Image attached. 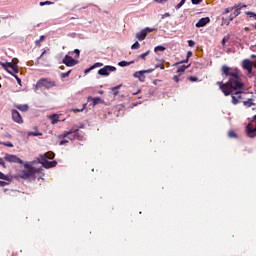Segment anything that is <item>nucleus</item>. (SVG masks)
<instances>
[{"instance_id": "28", "label": "nucleus", "mask_w": 256, "mask_h": 256, "mask_svg": "<svg viewBox=\"0 0 256 256\" xmlns=\"http://www.w3.org/2000/svg\"><path fill=\"white\" fill-rule=\"evenodd\" d=\"M10 69H12L13 73H15V75H17V73H19V66H17L16 64H12Z\"/></svg>"}, {"instance_id": "59", "label": "nucleus", "mask_w": 256, "mask_h": 256, "mask_svg": "<svg viewBox=\"0 0 256 256\" xmlns=\"http://www.w3.org/2000/svg\"><path fill=\"white\" fill-rule=\"evenodd\" d=\"M164 17H171V14H169V12L164 14Z\"/></svg>"}, {"instance_id": "17", "label": "nucleus", "mask_w": 256, "mask_h": 256, "mask_svg": "<svg viewBox=\"0 0 256 256\" xmlns=\"http://www.w3.org/2000/svg\"><path fill=\"white\" fill-rule=\"evenodd\" d=\"M15 108L22 112L29 111V106L27 104H17L15 105Z\"/></svg>"}, {"instance_id": "38", "label": "nucleus", "mask_w": 256, "mask_h": 256, "mask_svg": "<svg viewBox=\"0 0 256 256\" xmlns=\"http://www.w3.org/2000/svg\"><path fill=\"white\" fill-rule=\"evenodd\" d=\"M185 1L187 0H181L180 3L177 4L176 9H181L183 5H185Z\"/></svg>"}, {"instance_id": "60", "label": "nucleus", "mask_w": 256, "mask_h": 256, "mask_svg": "<svg viewBox=\"0 0 256 256\" xmlns=\"http://www.w3.org/2000/svg\"><path fill=\"white\" fill-rule=\"evenodd\" d=\"M141 93V90H138L136 93H133V95H139Z\"/></svg>"}, {"instance_id": "9", "label": "nucleus", "mask_w": 256, "mask_h": 256, "mask_svg": "<svg viewBox=\"0 0 256 256\" xmlns=\"http://www.w3.org/2000/svg\"><path fill=\"white\" fill-rule=\"evenodd\" d=\"M12 120L19 125L23 123V117H21V114L17 110H12Z\"/></svg>"}, {"instance_id": "63", "label": "nucleus", "mask_w": 256, "mask_h": 256, "mask_svg": "<svg viewBox=\"0 0 256 256\" xmlns=\"http://www.w3.org/2000/svg\"><path fill=\"white\" fill-rule=\"evenodd\" d=\"M253 18L255 19V21H256V14H255V16H253Z\"/></svg>"}, {"instance_id": "50", "label": "nucleus", "mask_w": 256, "mask_h": 256, "mask_svg": "<svg viewBox=\"0 0 256 256\" xmlns=\"http://www.w3.org/2000/svg\"><path fill=\"white\" fill-rule=\"evenodd\" d=\"M246 15H249L250 17H255L256 13L255 12H251V11H248V12H245Z\"/></svg>"}, {"instance_id": "7", "label": "nucleus", "mask_w": 256, "mask_h": 256, "mask_svg": "<svg viewBox=\"0 0 256 256\" xmlns=\"http://www.w3.org/2000/svg\"><path fill=\"white\" fill-rule=\"evenodd\" d=\"M24 167L27 169L26 172L28 174V177H33L36 173H41L43 171L42 168H35L29 164L24 165Z\"/></svg>"}, {"instance_id": "52", "label": "nucleus", "mask_w": 256, "mask_h": 256, "mask_svg": "<svg viewBox=\"0 0 256 256\" xmlns=\"http://www.w3.org/2000/svg\"><path fill=\"white\" fill-rule=\"evenodd\" d=\"M67 143H69L68 140H62L60 141L59 145H67Z\"/></svg>"}, {"instance_id": "3", "label": "nucleus", "mask_w": 256, "mask_h": 256, "mask_svg": "<svg viewBox=\"0 0 256 256\" xmlns=\"http://www.w3.org/2000/svg\"><path fill=\"white\" fill-rule=\"evenodd\" d=\"M41 160H38V163H41L42 167L45 169H52V167H57V161H48L46 155H40Z\"/></svg>"}, {"instance_id": "23", "label": "nucleus", "mask_w": 256, "mask_h": 256, "mask_svg": "<svg viewBox=\"0 0 256 256\" xmlns=\"http://www.w3.org/2000/svg\"><path fill=\"white\" fill-rule=\"evenodd\" d=\"M189 67H191V65H182L178 67L177 73H185V70L189 69Z\"/></svg>"}, {"instance_id": "56", "label": "nucleus", "mask_w": 256, "mask_h": 256, "mask_svg": "<svg viewBox=\"0 0 256 256\" xmlns=\"http://www.w3.org/2000/svg\"><path fill=\"white\" fill-rule=\"evenodd\" d=\"M85 107H87V104H84L82 109H80V110L77 109L76 111H77L78 113H81V111H83V110L85 109Z\"/></svg>"}, {"instance_id": "61", "label": "nucleus", "mask_w": 256, "mask_h": 256, "mask_svg": "<svg viewBox=\"0 0 256 256\" xmlns=\"http://www.w3.org/2000/svg\"><path fill=\"white\" fill-rule=\"evenodd\" d=\"M156 61H158L159 63H163V60H159L156 58Z\"/></svg>"}, {"instance_id": "44", "label": "nucleus", "mask_w": 256, "mask_h": 256, "mask_svg": "<svg viewBox=\"0 0 256 256\" xmlns=\"http://www.w3.org/2000/svg\"><path fill=\"white\" fill-rule=\"evenodd\" d=\"M0 165H1V167H3L4 169H7V165L5 164V161L3 160V158H0Z\"/></svg>"}, {"instance_id": "21", "label": "nucleus", "mask_w": 256, "mask_h": 256, "mask_svg": "<svg viewBox=\"0 0 256 256\" xmlns=\"http://www.w3.org/2000/svg\"><path fill=\"white\" fill-rule=\"evenodd\" d=\"M99 103H103V99H101L99 97L92 98V105H93V107H95V105H99Z\"/></svg>"}, {"instance_id": "30", "label": "nucleus", "mask_w": 256, "mask_h": 256, "mask_svg": "<svg viewBox=\"0 0 256 256\" xmlns=\"http://www.w3.org/2000/svg\"><path fill=\"white\" fill-rule=\"evenodd\" d=\"M231 11H235V7L234 6H232L230 8H226L224 10V15H227V14L231 13Z\"/></svg>"}, {"instance_id": "12", "label": "nucleus", "mask_w": 256, "mask_h": 256, "mask_svg": "<svg viewBox=\"0 0 256 256\" xmlns=\"http://www.w3.org/2000/svg\"><path fill=\"white\" fill-rule=\"evenodd\" d=\"M247 134L249 137H255L256 135V126H253V123H249L246 127Z\"/></svg>"}, {"instance_id": "6", "label": "nucleus", "mask_w": 256, "mask_h": 256, "mask_svg": "<svg viewBox=\"0 0 256 256\" xmlns=\"http://www.w3.org/2000/svg\"><path fill=\"white\" fill-rule=\"evenodd\" d=\"M79 131V127L77 126H73L70 130L68 131H65L63 134H62V137L65 138V137H69V135H73L74 134V139H81V136H79L77 134V132Z\"/></svg>"}, {"instance_id": "8", "label": "nucleus", "mask_w": 256, "mask_h": 256, "mask_svg": "<svg viewBox=\"0 0 256 256\" xmlns=\"http://www.w3.org/2000/svg\"><path fill=\"white\" fill-rule=\"evenodd\" d=\"M66 67H75L79 61L75 60L73 57L66 55L62 61Z\"/></svg>"}, {"instance_id": "5", "label": "nucleus", "mask_w": 256, "mask_h": 256, "mask_svg": "<svg viewBox=\"0 0 256 256\" xmlns=\"http://www.w3.org/2000/svg\"><path fill=\"white\" fill-rule=\"evenodd\" d=\"M4 159L8 163H19V165H23V160H21V158L17 157L16 155H13V154H6L4 156Z\"/></svg>"}, {"instance_id": "10", "label": "nucleus", "mask_w": 256, "mask_h": 256, "mask_svg": "<svg viewBox=\"0 0 256 256\" xmlns=\"http://www.w3.org/2000/svg\"><path fill=\"white\" fill-rule=\"evenodd\" d=\"M243 69L248 71V73H252L253 72V62H251V60H249V59H245L243 61Z\"/></svg>"}, {"instance_id": "35", "label": "nucleus", "mask_w": 256, "mask_h": 256, "mask_svg": "<svg viewBox=\"0 0 256 256\" xmlns=\"http://www.w3.org/2000/svg\"><path fill=\"white\" fill-rule=\"evenodd\" d=\"M155 69H161L163 71L165 69V65H163V62H161L160 64L155 65Z\"/></svg>"}, {"instance_id": "48", "label": "nucleus", "mask_w": 256, "mask_h": 256, "mask_svg": "<svg viewBox=\"0 0 256 256\" xmlns=\"http://www.w3.org/2000/svg\"><path fill=\"white\" fill-rule=\"evenodd\" d=\"M188 46H189V47H195V41H193V40H188Z\"/></svg>"}, {"instance_id": "45", "label": "nucleus", "mask_w": 256, "mask_h": 256, "mask_svg": "<svg viewBox=\"0 0 256 256\" xmlns=\"http://www.w3.org/2000/svg\"><path fill=\"white\" fill-rule=\"evenodd\" d=\"M12 77H14L18 83V85H21V78H19V76L13 74Z\"/></svg>"}, {"instance_id": "25", "label": "nucleus", "mask_w": 256, "mask_h": 256, "mask_svg": "<svg viewBox=\"0 0 256 256\" xmlns=\"http://www.w3.org/2000/svg\"><path fill=\"white\" fill-rule=\"evenodd\" d=\"M43 41H45V36L44 35L40 36L39 40L35 41V45L37 47H41V42H43Z\"/></svg>"}, {"instance_id": "2", "label": "nucleus", "mask_w": 256, "mask_h": 256, "mask_svg": "<svg viewBox=\"0 0 256 256\" xmlns=\"http://www.w3.org/2000/svg\"><path fill=\"white\" fill-rule=\"evenodd\" d=\"M56 85L55 81L49 80L48 78H42L36 83V89H41L42 87H44V89H53Z\"/></svg>"}, {"instance_id": "36", "label": "nucleus", "mask_w": 256, "mask_h": 256, "mask_svg": "<svg viewBox=\"0 0 256 256\" xmlns=\"http://www.w3.org/2000/svg\"><path fill=\"white\" fill-rule=\"evenodd\" d=\"M0 145H4L5 147H13V143H11V142H1L0 141Z\"/></svg>"}, {"instance_id": "53", "label": "nucleus", "mask_w": 256, "mask_h": 256, "mask_svg": "<svg viewBox=\"0 0 256 256\" xmlns=\"http://www.w3.org/2000/svg\"><path fill=\"white\" fill-rule=\"evenodd\" d=\"M6 185H8L7 182L0 180V187H5Z\"/></svg>"}, {"instance_id": "62", "label": "nucleus", "mask_w": 256, "mask_h": 256, "mask_svg": "<svg viewBox=\"0 0 256 256\" xmlns=\"http://www.w3.org/2000/svg\"><path fill=\"white\" fill-rule=\"evenodd\" d=\"M251 57H252V59H255V55L254 54H252Z\"/></svg>"}, {"instance_id": "24", "label": "nucleus", "mask_w": 256, "mask_h": 256, "mask_svg": "<svg viewBox=\"0 0 256 256\" xmlns=\"http://www.w3.org/2000/svg\"><path fill=\"white\" fill-rule=\"evenodd\" d=\"M131 64H133V61H131V62L121 61V62L118 63L119 67H127Z\"/></svg>"}, {"instance_id": "41", "label": "nucleus", "mask_w": 256, "mask_h": 256, "mask_svg": "<svg viewBox=\"0 0 256 256\" xmlns=\"http://www.w3.org/2000/svg\"><path fill=\"white\" fill-rule=\"evenodd\" d=\"M70 74H71V70H69L68 72L62 73L61 78L65 79L66 77H69Z\"/></svg>"}, {"instance_id": "11", "label": "nucleus", "mask_w": 256, "mask_h": 256, "mask_svg": "<svg viewBox=\"0 0 256 256\" xmlns=\"http://www.w3.org/2000/svg\"><path fill=\"white\" fill-rule=\"evenodd\" d=\"M208 23H211V18H209V17H204V18H201V19L196 23V27H197V29H200V27H205V25H207Z\"/></svg>"}, {"instance_id": "54", "label": "nucleus", "mask_w": 256, "mask_h": 256, "mask_svg": "<svg viewBox=\"0 0 256 256\" xmlns=\"http://www.w3.org/2000/svg\"><path fill=\"white\" fill-rule=\"evenodd\" d=\"M173 81H175V83H179V76H177V75L174 76L173 77Z\"/></svg>"}, {"instance_id": "40", "label": "nucleus", "mask_w": 256, "mask_h": 256, "mask_svg": "<svg viewBox=\"0 0 256 256\" xmlns=\"http://www.w3.org/2000/svg\"><path fill=\"white\" fill-rule=\"evenodd\" d=\"M188 81H192V82L199 81V78L197 76H190L188 77Z\"/></svg>"}, {"instance_id": "33", "label": "nucleus", "mask_w": 256, "mask_h": 256, "mask_svg": "<svg viewBox=\"0 0 256 256\" xmlns=\"http://www.w3.org/2000/svg\"><path fill=\"white\" fill-rule=\"evenodd\" d=\"M0 179L3 181H9V176L3 174V172H0Z\"/></svg>"}, {"instance_id": "4", "label": "nucleus", "mask_w": 256, "mask_h": 256, "mask_svg": "<svg viewBox=\"0 0 256 256\" xmlns=\"http://www.w3.org/2000/svg\"><path fill=\"white\" fill-rule=\"evenodd\" d=\"M113 71H117L115 66H104L98 70V75H101L102 77H109V74L113 73Z\"/></svg>"}, {"instance_id": "64", "label": "nucleus", "mask_w": 256, "mask_h": 256, "mask_svg": "<svg viewBox=\"0 0 256 256\" xmlns=\"http://www.w3.org/2000/svg\"><path fill=\"white\" fill-rule=\"evenodd\" d=\"M254 27H255V29H256V23H255Z\"/></svg>"}, {"instance_id": "29", "label": "nucleus", "mask_w": 256, "mask_h": 256, "mask_svg": "<svg viewBox=\"0 0 256 256\" xmlns=\"http://www.w3.org/2000/svg\"><path fill=\"white\" fill-rule=\"evenodd\" d=\"M228 137H230V139H237V133H235L233 130H230L228 132Z\"/></svg>"}, {"instance_id": "58", "label": "nucleus", "mask_w": 256, "mask_h": 256, "mask_svg": "<svg viewBox=\"0 0 256 256\" xmlns=\"http://www.w3.org/2000/svg\"><path fill=\"white\" fill-rule=\"evenodd\" d=\"M156 3H165L167 0H154Z\"/></svg>"}, {"instance_id": "19", "label": "nucleus", "mask_w": 256, "mask_h": 256, "mask_svg": "<svg viewBox=\"0 0 256 256\" xmlns=\"http://www.w3.org/2000/svg\"><path fill=\"white\" fill-rule=\"evenodd\" d=\"M190 57H193V52H192V51H188V52H187V57H186V59H185V60H182V61L179 62V63H176L175 65H179V64H181V63H188Z\"/></svg>"}, {"instance_id": "34", "label": "nucleus", "mask_w": 256, "mask_h": 256, "mask_svg": "<svg viewBox=\"0 0 256 256\" xmlns=\"http://www.w3.org/2000/svg\"><path fill=\"white\" fill-rule=\"evenodd\" d=\"M143 31L146 32V35H147L148 33H153V31H155V29L150 28V27H146V28L143 29Z\"/></svg>"}, {"instance_id": "46", "label": "nucleus", "mask_w": 256, "mask_h": 256, "mask_svg": "<svg viewBox=\"0 0 256 256\" xmlns=\"http://www.w3.org/2000/svg\"><path fill=\"white\" fill-rule=\"evenodd\" d=\"M22 177H23V179H29V176H28V174H27V170H24L23 172H22Z\"/></svg>"}, {"instance_id": "1", "label": "nucleus", "mask_w": 256, "mask_h": 256, "mask_svg": "<svg viewBox=\"0 0 256 256\" xmlns=\"http://www.w3.org/2000/svg\"><path fill=\"white\" fill-rule=\"evenodd\" d=\"M221 71L222 77H229V79L226 83L221 81L217 82L216 85L219 86V89L222 91L225 97L232 95V103L233 105H237V103H239V99H241V92H239V90L245 87V83H243L241 77H239V70L231 68L227 65H223L221 67ZM233 90L238 92L233 94Z\"/></svg>"}, {"instance_id": "13", "label": "nucleus", "mask_w": 256, "mask_h": 256, "mask_svg": "<svg viewBox=\"0 0 256 256\" xmlns=\"http://www.w3.org/2000/svg\"><path fill=\"white\" fill-rule=\"evenodd\" d=\"M234 12L232 13L234 15V17H239V15H241V10L245 7H247V5L245 4H238V5H234Z\"/></svg>"}, {"instance_id": "49", "label": "nucleus", "mask_w": 256, "mask_h": 256, "mask_svg": "<svg viewBox=\"0 0 256 256\" xmlns=\"http://www.w3.org/2000/svg\"><path fill=\"white\" fill-rule=\"evenodd\" d=\"M193 5H199V3H202L203 0H191Z\"/></svg>"}, {"instance_id": "55", "label": "nucleus", "mask_w": 256, "mask_h": 256, "mask_svg": "<svg viewBox=\"0 0 256 256\" xmlns=\"http://www.w3.org/2000/svg\"><path fill=\"white\" fill-rule=\"evenodd\" d=\"M91 71H93V69H91V67H90V68H87V69L84 71V73H85V75H87V73H91Z\"/></svg>"}, {"instance_id": "57", "label": "nucleus", "mask_w": 256, "mask_h": 256, "mask_svg": "<svg viewBox=\"0 0 256 256\" xmlns=\"http://www.w3.org/2000/svg\"><path fill=\"white\" fill-rule=\"evenodd\" d=\"M45 53H47V51L44 50L38 59H43V57L45 56Z\"/></svg>"}, {"instance_id": "51", "label": "nucleus", "mask_w": 256, "mask_h": 256, "mask_svg": "<svg viewBox=\"0 0 256 256\" xmlns=\"http://www.w3.org/2000/svg\"><path fill=\"white\" fill-rule=\"evenodd\" d=\"M74 53H76L75 58L78 59V57H79L81 51H79V49H75V50H74Z\"/></svg>"}, {"instance_id": "20", "label": "nucleus", "mask_w": 256, "mask_h": 256, "mask_svg": "<svg viewBox=\"0 0 256 256\" xmlns=\"http://www.w3.org/2000/svg\"><path fill=\"white\" fill-rule=\"evenodd\" d=\"M121 87H123L122 84L112 88V92H113L114 97H117V95H119V89H121Z\"/></svg>"}, {"instance_id": "18", "label": "nucleus", "mask_w": 256, "mask_h": 256, "mask_svg": "<svg viewBox=\"0 0 256 256\" xmlns=\"http://www.w3.org/2000/svg\"><path fill=\"white\" fill-rule=\"evenodd\" d=\"M49 119L51 120L52 125H56V123H59V115L57 114L50 115Z\"/></svg>"}, {"instance_id": "27", "label": "nucleus", "mask_w": 256, "mask_h": 256, "mask_svg": "<svg viewBox=\"0 0 256 256\" xmlns=\"http://www.w3.org/2000/svg\"><path fill=\"white\" fill-rule=\"evenodd\" d=\"M43 155L46 156V161H47L48 159H55V153H53V152H48V153L43 154Z\"/></svg>"}, {"instance_id": "47", "label": "nucleus", "mask_w": 256, "mask_h": 256, "mask_svg": "<svg viewBox=\"0 0 256 256\" xmlns=\"http://www.w3.org/2000/svg\"><path fill=\"white\" fill-rule=\"evenodd\" d=\"M235 15L232 13V14H230V16H229V21H228V23H227V25H229V23H231V21H233V19H235Z\"/></svg>"}, {"instance_id": "37", "label": "nucleus", "mask_w": 256, "mask_h": 256, "mask_svg": "<svg viewBox=\"0 0 256 256\" xmlns=\"http://www.w3.org/2000/svg\"><path fill=\"white\" fill-rule=\"evenodd\" d=\"M149 53H151V51L148 50L147 52L141 54V55L139 56L140 59H143V61H145V58L147 57V55H149Z\"/></svg>"}, {"instance_id": "14", "label": "nucleus", "mask_w": 256, "mask_h": 256, "mask_svg": "<svg viewBox=\"0 0 256 256\" xmlns=\"http://www.w3.org/2000/svg\"><path fill=\"white\" fill-rule=\"evenodd\" d=\"M28 137H43V133L38 131L37 126L34 127V132H27Z\"/></svg>"}, {"instance_id": "22", "label": "nucleus", "mask_w": 256, "mask_h": 256, "mask_svg": "<svg viewBox=\"0 0 256 256\" xmlns=\"http://www.w3.org/2000/svg\"><path fill=\"white\" fill-rule=\"evenodd\" d=\"M153 71H155V68H151L148 70H141V71L136 72V75H145V73H153Z\"/></svg>"}, {"instance_id": "43", "label": "nucleus", "mask_w": 256, "mask_h": 256, "mask_svg": "<svg viewBox=\"0 0 256 256\" xmlns=\"http://www.w3.org/2000/svg\"><path fill=\"white\" fill-rule=\"evenodd\" d=\"M227 41H229V37L225 36V37L222 39V41H221L223 47H225V44L227 43Z\"/></svg>"}, {"instance_id": "26", "label": "nucleus", "mask_w": 256, "mask_h": 256, "mask_svg": "<svg viewBox=\"0 0 256 256\" xmlns=\"http://www.w3.org/2000/svg\"><path fill=\"white\" fill-rule=\"evenodd\" d=\"M134 77H136V79H139L140 81H145V74H138L137 72L134 73Z\"/></svg>"}, {"instance_id": "39", "label": "nucleus", "mask_w": 256, "mask_h": 256, "mask_svg": "<svg viewBox=\"0 0 256 256\" xmlns=\"http://www.w3.org/2000/svg\"><path fill=\"white\" fill-rule=\"evenodd\" d=\"M141 44H139V42H135L132 46L131 49H140Z\"/></svg>"}, {"instance_id": "31", "label": "nucleus", "mask_w": 256, "mask_h": 256, "mask_svg": "<svg viewBox=\"0 0 256 256\" xmlns=\"http://www.w3.org/2000/svg\"><path fill=\"white\" fill-rule=\"evenodd\" d=\"M165 47L164 46H156L155 48H154V51H155V53H158V51H165Z\"/></svg>"}, {"instance_id": "16", "label": "nucleus", "mask_w": 256, "mask_h": 256, "mask_svg": "<svg viewBox=\"0 0 256 256\" xmlns=\"http://www.w3.org/2000/svg\"><path fill=\"white\" fill-rule=\"evenodd\" d=\"M147 37V34L145 31L141 30L140 32H138L136 34V39H138V41H144V39Z\"/></svg>"}, {"instance_id": "42", "label": "nucleus", "mask_w": 256, "mask_h": 256, "mask_svg": "<svg viewBox=\"0 0 256 256\" xmlns=\"http://www.w3.org/2000/svg\"><path fill=\"white\" fill-rule=\"evenodd\" d=\"M44 5H53V2L51 1L40 2V7H43Z\"/></svg>"}, {"instance_id": "15", "label": "nucleus", "mask_w": 256, "mask_h": 256, "mask_svg": "<svg viewBox=\"0 0 256 256\" xmlns=\"http://www.w3.org/2000/svg\"><path fill=\"white\" fill-rule=\"evenodd\" d=\"M0 65H1V67H3L9 73V75H13V72L11 70H9L10 67L13 65V63H11V62H6V63L0 62Z\"/></svg>"}, {"instance_id": "32", "label": "nucleus", "mask_w": 256, "mask_h": 256, "mask_svg": "<svg viewBox=\"0 0 256 256\" xmlns=\"http://www.w3.org/2000/svg\"><path fill=\"white\" fill-rule=\"evenodd\" d=\"M97 67H103V63L101 62L95 63L94 65L90 66V69H97Z\"/></svg>"}]
</instances>
